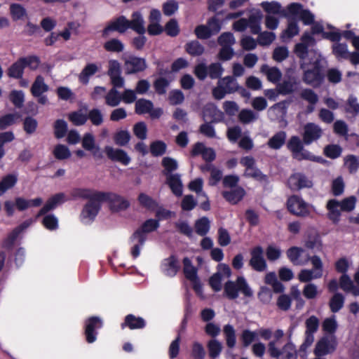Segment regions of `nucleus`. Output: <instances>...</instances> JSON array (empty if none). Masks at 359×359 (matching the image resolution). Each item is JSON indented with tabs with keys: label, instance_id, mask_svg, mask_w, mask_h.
I'll use <instances>...</instances> for the list:
<instances>
[{
	"label": "nucleus",
	"instance_id": "nucleus-1",
	"mask_svg": "<svg viewBox=\"0 0 359 359\" xmlns=\"http://www.w3.org/2000/svg\"><path fill=\"white\" fill-rule=\"evenodd\" d=\"M252 297L253 292L243 276H238L235 281L228 280L224 285V294L230 300L236 299L239 294Z\"/></svg>",
	"mask_w": 359,
	"mask_h": 359
},
{
	"label": "nucleus",
	"instance_id": "nucleus-2",
	"mask_svg": "<svg viewBox=\"0 0 359 359\" xmlns=\"http://www.w3.org/2000/svg\"><path fill=\"white\" fill-rule=\"evenodd\" d=\"M262 13L259 9H252L248 19L241 18L233 24V28L237 32H243L248 27L250 32L257 34L261 31V22L262 20Z\"/></svg>",
	"mask_w": 359,
	"mask_h": 359
},
{
	"label": "nucleus",
	"instance_id": "nucleus-3",
	"mask_svg": "<svg viewBox=\"0 0 359 359\" xmlns=\"http://www.w3.org/2000/svg\"><path fill=\"white\" fill-rule=\"evenodd\" d=\"M236 79L231 76H227L219 79L217 86L212 89V95L216 100L223 99L226 94H231L238 90Z\"/></svg>",
	"mask_w": 359,
	"mask_h": 359
},
{
	"label": "nucleus",
	"instance_id": "nucleus-4",
	"mask_svg": "<svg viewBox=\"0 0 359 359\" xmlns=\"http://www.w3.org/2000/svg\"><path fill=\"white\" fill-rule=\"evenodd\" d=\"M96 197L98 200L107 202L112 212L123 211L130 206V203L127 199L113 192H100Z\"/></svg>",
	"mask_w": 359,
	"mask_h": 359
},
{
	"label": "nucleus",
	"instance_id": "nucleus-5",
	"mask_svg": "<svg viewBox=\"0 0 359 359\" xmlns=\"http://www.w3.org/2000/svg\"><path fill=\"white\" fill-rule=\"evenodd\" d=\"M313 266L311 269H302L298 274L300 282L308 283L312 280L320 278L323 273V264L321 259L316 255L309 259Z\"/></svg>",
	"mask_w": 359,
	"mask_h": 359
},
{
	"label": "nucleus",
	"instance_id": "nucleus-6",
	"mask_svg": "<svg viewBox=\"0 0 359 359\" xmlns=\"http://www.w3.org/2000/svg\"><path fill=\"white\" fill-rule=\"evenodd\" d=\"M287 16L293 18H298L306 25H309L314 22V15L308 9H304L303 6L299 3L293 2L287 7Z\"/></svg>",
	"mask_w": 359,
	"mask_h": 359
},
{
	"label": "nucleus",
	"instance_id": "nucleus-7",
	"mask_svg": "<svg viewBox=\"0 0 359 359\" xmlns=\"http://www.w3.org/2000/svg\"><path fill=\"white\" fill-rule=\"evenodd\" d=\"M240 163L245 167L243 175L245 177H251L259 182H266L267 175L257 167L255 160L250 156H243L240 160Z\"/></svg>",
	"mask_w": 359,
	"mask_h": 359
},
{
	"label": "nucleus",
	"instance_id": "nucleus-8",
	"mask_svg": "<svg viewBox=\"0 0 359 359\" xmlns=\"http://www.w3.org/2000/svg\"><path fill=\"white\" fill-rule=\"evenodd\" d=\"M49 90V86L45 83L44 78L41 75H38L33 82L30 91L32 95L37 98L39 104L45 105L48 102V99L45 93Z\"/></svg>",
	"mask_w": 359,
	"mask_h": 359
},
{
	"label": "nucleus",
	"instance_id": "nucleus-9",
	"mask_svg": "<svg viewBox=\"0 0 359 359\" xmlns=\"http://www.w3.org/2000/svg\"><path fill=\"white\" fill-rule=\"evenodd\" d=\"M305 339L301 345L299 350L305 351L314 341V334L318 331L319 327V320L315 316H311L305 322Z\"/></svg>",
	"mask_w": 359,
	"mask_h": 359
},
{
	"label": "nucleus",
	"instance_id": "nucleus-10",
	"mask_svg": "<svg viewBox=\"0 0 359 359\" xmlns=\"http://www.w3.org/2000/svg\"><path fill=\"white\" fill-rule=\"evenodd\" d=\"M183 271L185 277L193 284V288L195 292L201 295L202 294V285L197 276V269L192 264L191 260L189 257L183 259Z\"/></svg>",
	"mask_w": 359,
	"mask_h": 359
},
{
	"label": "nucleus",
	"instance_id": "nucleus-11",
	"mask_svg": "<svg viewBox=\"0 0 359 359\" xmlns=\"http://www.w3.org/2000/svg\"><path fill=\"white\" fill-rule=\"evenodd\" d=\"M101 200L89 201L83 207L81 213V220L84 224H90L95 219L100 208Z\"/></svg>",
	"mask_w": 359,
	"mask_h": 359
},
{
	"label": "nucleus",
	"instance_id": "nucleus-12",
	"mask_svg": "<svg viewBox=\"0 0 359 359\" xmlns=\"http://www.w3.org/2000/svg\"><path fill=\"white\" fill-rule=\"evenodd\" d=\"M287 205L288 210L293 215L305 217L309 214V205L297 196L290 197Z\"/></svg>",
	"mask_w": 359,
	"mask_h": 359
},
{
	"label": "nucleus",
	"instance_id": "nucleus-13",
	"mask_svg": "<svg viewBox=\"0 0 359 359\" xmlns=\"http://www.w3.org/2000/svg\"><path fill=\"white\" fill-rule=\"evenodd\" d=\"M287 147L292 151L293 157L297 160L313 159V156L309 151L304 149L302 141L297 136H294L290 140Z\"/></svg>",
	"mask_w": 359,
	"mask_h": 359
},
{
	"label": "nucleus",
	"instance_id": "nucleus-14",
	"mask_svg": "<svg viewBox=\"0 0 359 359\" xmlns=\"http://www.w3.org/2000/svg\"><path fill=\"white\" fill-rule=\"evenodd\" d=\"M299 82L296 76L288 72L283 78L281 82L276 86L278 93L288 95L292 93L298 89Z\"/></svg>",
	"mask_w": 359,
	"mask_h": 359
},
{
	"label": "nucleus",
	"instance_id": "nucleus-15",
	"mask_svg": "<svg viewBox=\"0 0 359 359\" xmlns=\"http://www.w3.org/2000/svg\"><path fill=\"white\" fill-rule=\"evenodd\" d=\"M337 342L334 337H325L318 341L316 345L314 353L320 357L333 352L337 347Z\"/></svg>",
	"mask_w": 359,
	"mask_h": 359
},
{
	"label": "nucleus",
	"instance_id": "nucleus-16",
	"mask_svg": "<svg viewBox=\"0 0 359 359\" xmlns=\"http://www.w3.org/2000/svg\"><path fill=\"white\" fill-rule=\"evenodd\" d=\"M147 67V65L144 58L134 55L129 56L126 59L124 62V68L126 74H133L143 72L146 69Z\"/></svg>",
	"mask_w": 359,
	"mask_h": 359
},
{
	"label": "nucleus",
	"instance_id": "nucleus-17",
	"mask_svg": "<svg viewBox=\"0 0 359 359\" xmlns=\"http://www.w3.org/2000/svg\"><path fill=\"white\" fill-rule=\"evenodd\" d=\"M107 74L110 78L111 84L115 87H123L125 80L121 76V69L120 63L116 60L109 61V69Z\"/></svg>",
	"mask_w": 359,
	"mask_h": 359
},
{
	"label": "nucleus",
	"instance_id": "nucleus-18",
	"mask_svg": "<svg viewBox=\"0 0 359 359\" xmlns=\"http://www.w3.org/2000/svg\"><path fill=\"white\" fill-rule=\"evenodd\" d=\"M102 327V321L99 317L93 316L86 321L85 334L86 341L91 344L96 341L97 330Z\"/></svg>",
	"mask_w": 359,
	"mask_h": 359
},
{
	"label": "nucleus",
	"instance_id": "nucleus-19",
	"mask_svg": "<svg viewBox=\"0 0 359 359\" xmlns=\"http://www.w3.org/2000/svg\"><path fill=\"white\" fill-rule=\"evenodd\" d=\"M303 81L312 87H318L323 81V74L320 67L318 64H315L313 69L304 71Z\"/></svg>",
	"mask_w": 359,
	"mask_h": 359
},
{
	"label": "nucleus",
	"instance_id": "nucleus-20",
	"mask_svg": "<svg viewBox=\"0 0 359 359\" xmlns=\"http://www.w3.org/2000/svg\"><path fill=\"white\" fill-rule=\"evenodd\" d=\"M250 265L257 271H264L266 269V262L264 258V250L262 247L257 246L251 252Z\"/></svg>",
	"mask_w": 359,
	"mask_h": 359
},
{
	"label": "nucleus",
	"instance_id": "nucleus-21",
	"mask_svg": "<svg viewBox=\"0 0 359 359\" xmlns=\"http://www.w3.org/2000/svg\"><path fill=\"white\" fill-rule=\"evenodd\" d=\"M129 20L125 16L121 15L115 20L111 21L109 24L103 29L102 36L106 37L109 32L117 31L120 33H124L129 29Z\"/></svg>",
	"mask_w": 359,
	"mask_h": 359
},
{
	"label": "nucleus",
	"instance_id": "nucleus-22",
	"mask_svg": "<svg viewBox=\"0 0 359 359\" xmlns=\"http://www.w3.org/2000/svg\"><path fill=\"white\" fill-rule=\"evenodd\" d=\"M271 356L276 357V359H297V351L294 345L291 342H287L280 351L277 348H274V344H271Z\"/></svg>",
	"mask_w": 359,
	"mask_h": 359
},
{
	"label": "nucleus",
	"instance_id": "nucleus-23",
	"mask_svg": "<svg viewBox=\"0 0 359 359\" xmlns=\"http://www.w3.org/2000/svg\"><path fill=\"white\" fill-rule=\"evenodd\" d=\"M104 152L112 161L119 162L124 165H128L130 163V157L127 152L121 149H114L111 146H106Z\"/></svg>",
	"mask_w": 359,
	"mask_h": 359
},
{
	"label": "nucleus",
	"instance_id": "nucleus-24",
	"mask_svg": "<svg viewBox=\"0 0 359 359\" xmlns=\"http://www.w3.org/2000/svg\"><path fill=\"white\" fill-rule=\"evenodd\" d=\"M323 134L321 128L313 123H309L304 128L303 140L304 144H310L318 140Z\"/></svg>",
	"mask_w": 359,
	"mask_h": 359
},
{
	"label": "nucleus",
	"instance_id": "nucleus-25",
	"mask_svg": "<svg viewBox=\"0 0 359 359\" xmlns=\"http://www.w3.org/2000/svg\"><path fill=\"white\" fill-rule=\"evenodd\" d=\"M67 201L64 193H58L51 196L39 211L36 217L46 215L50 210L55 209L59 205L64 203Z\"/></svg>",
	"mask_w": 359,
	"mask_h": 359
},
{
	"label": "nucleus",
	"instance_id": "nucleus-26",
	"mask_svg": "<svg viewBox=\"0 0 359 359\" xmlns=\"http://www.w3.org/2000/svg\"><path fill=\"white\" fill-rule=\"evenodd\" d=\"M33 222L34 219H29L23 222L20 226L15 228L4 241L2 245L3 248L10 250L14 245L21 232L28 228Z\"/></svg>",
	"mask_w": 359,
	"mask_h": 359
},
{
	"label": "nucleus",
	"instance_id": "nucleus-27",
	"mask_svg": "<svg viewBox=\"0 0 359 359\" xmlns=\"http://www.w3.org/2000/svg\"><path fill=\"white\" fill-rule=\"evenodd\" d=\"M305 250L299 247H292L287 251V256L290 261L294 265H305L308 263L311 257L309 255L303 256Z\"/></svg>",
	"mask_w": 359,
	"mask_h": 359
},
{
	"label": "nucleus",
	"instance_id": "nucleus-28",
	"mask_svg": "<svg viewBox=\"0 0 359 359\" xmlns=\"http://www.w3.org/2000/svg\"><path fill=\"white\" fill-rule=\"evenodd\" d=\"M287 183L292 190L310 188L313 185L311 180L302 173H294L291 175L288 179Z\"/></svg>",
	"mask_w": 359,
	"mask_h": 359
},
{
	"label": "nucleus",
	"instance_id": "nucleus-29",
	"mask_svg": "<svg viewBox=\"0 0 359 359\" xmlns=\"http://www.w3.org/2000/svg\"><path fill=\"white\" fill-rule=\"evenodd\" d=\"M180 264L175 255H172L164 259L161 264V271L167 276H175L180 269Z\"/></svg>",
	"mask_w": 359,
	"mask_h": 359
},
{
	"label": "nucleus",
	"instance_id": "nucleus-30",
	"mask_svg": "<svg viewBox=\"0 0 359 359\" xmlns=\"http://www.w3.org/2000/svg\"><path fill=\"white\" fill-rule=\"evenodd\" d=\"M81 144L83 148L86 151H90L95 158H102L103 157L100 147L95 145V137L92 133H85L83 136Z\"/></svg>",
	"mask_w": 359,
	"mask_h": 359
},
{
	"label": "nucleus",
	"instance_id": "nucleus-31",
	"mask_svg": "<svg viewBox=\"0 0 359 359\" xmlns=\"http://www.w3.org/2000/svg\"><path fill=\"white\" fill-rule=\"evenodd\" d=\"M286 11L278 2L271 1V29L277 27L278 18L287 16Z\"/></svg>",
	"mask_w": 359,
	"mask_h": 359
},
{
	"label": "nucleus",
	"instance_id": "nucleus-32",
	"mask_svg": "<svg viewBox=\"0 0 359 359\" xmlns=\"http://www.w3.org/2000/svg\"><path fill=\"white\" fill-rule=\"evenodd\" d=\"M326 209L327 210V217L334 224H337L341 217V206L339 201L336 199H330L327 202Z\"/></svg>",
	"mask_w": 359,
	"mask_h": 359
},
{
	"label": "nucleus",
	"instance_id": "nucleus-33",
	"mask_svg": "<svg viewBox=\"0 0 359 359\" xmlns=\"http://www.w3.org/2000/svg\"><path fill=\"white\" fill-rule=\"evenodd\" d=\"M224 198L232 205L237 204L245 195V189L241 187L231 189L229 191H224L222 193Z\"/></svg>",
	"mask_w": 359,
	"mask_h": 359
},
{
	"label": "nucleus",
	"instance_id": "nucleus-34",
	"mask_svg": "<svg viewBox=\"0 0 359 359\" xmlns=\"http://www.w3.org/2000/svg\"><path fill=\"white\" fill-rule=\"evenodd\" d=\"M166 183L176 196L180 197L182 195L183 184L180 174L168 175L166 176Z\"/></svg>",
	"mask_w": 359,
	"mask_h": 359
},
{
	"label": "nucleus",
	"instance_id": "nucleus-35",
	"mask_svg": "<svg viewBox=\"0 0 359 359\" xmlns=\"http://www.w3.org/2000/svg\"><path fill=\"white\" fill-rule=\"evenodd\" d=\"M147 236L140 231H135L130 238V241L134 243L131 248V255L137 258L140 254V250L144 246Z\"/></svg>",
	"mask_w": 359,
	"mask_h": 359
},
{
	"label": "nucleus",
	"instance_id": "nucleus-36",
	"mask_svg": "<svg viewBox=\"0 0 359 359\" xmlns=\"http://www.w3.org/2000/svg\"><path fill=\"white\" fill-rule=\"evenodd\" d=\"M132 19L129 20V29H133L140 35L144 34L146 32L144 20L140 11H135L132 14Z\"/></svg>",
	"mask_w": 359,
	"mask_h": 359
},
{
	"label": "nucleus",
	"instance_id": "nucleus-37",
	"mask_svg": "<svg viewBox=\"0 0 359 359\" xmlns=\"http://www.w3.org/2000/svg\"><path fill=\"white\" fill-rule=\"evenodd\" d=\"M146 326V322L142 317H137L133 314H128L125 317L124 322L121 324V328L128 327L130 330L142 329Z\"/></svg>",
	"mask_w": 359,
	"mask_h": 359
},
{
	"label": "nucleus",
	"instance_id": "nucleus-38",
	"mask_svg": "<svg viewBox=\"0 0 359 359\" xmlns=\"http://www.w3.org/2000/svg\"><path fill=\"white\" fill-rule=\"evenodd\" d=\"M100 192V191H93L90 189L76 188L72 190L71 196L74 200L77 198L88 199L89 201L93 199L98 200L96 195Z\"/></svg>",
	"mask_w": 359,
	"mask_h": 359
},
{
	"label": "nucleus",
	"instance_id": "nucleus-39",
	"mask_svg": "<svg viewBox=\"0 0 359 359\" xmlns=\"http://www.w3.org/2000/svg\"><path fill=\"white\" fill-rule=\"evenodd\" d=\"M25 70L22 60L19 58L16 62L11 65L7 70V75L10 78L20 79L22 78Z\"/></svg>",
	"mask_w": 359,
	"mask_h": 359
},
{
	"label": "nucleus",
	"instance_id": "nucleus-40",
	"mask_svg": "<svg viewBox=\"0 0 359 359\" xmlns=\"http://www.w3.org/2000/svg\"><path fill=\"white\" fill-rule=\"evenodd\" d=\"M98 71V67L95 63H89L86 65L81 72L79 74V79L83 84L87 85L89 79Z\"/></svg>",
	"mask_w": 359,
	"mask_h": 359
},
{
	"label": "nucleus",
	"instance_id": "nucleus-41",
	"mask_svg": "<svg viewBox=\"0 0 359 359\" xmlns=\"http://www.w3.org/2000/svg\"><path fill=\"white\" fill-rule=\"evenodd\" d=\"M119 88L120 87H115L113 86V88L105 95V102L108 106L114 107L118 106L121 103V95L117 90V88Z\"/></svg>",
	"mask_w": 359,
	"mask_h": 359
},
{
	"label": "nucleus",
	"instance_id": "nucleus-42",
	"mask_svg": "<svg viewBox=\"0 0 359 359\" xmlns=\"http://www.w3.org/2000/svg\"><path fill=\"white\" fill-rule=\"evenodd\" d=\"M18 182V176L15 174H8L0 181V196L9 189L13 187Z\"/></svg>",
	"mask_w": 359,
	"mask_h": 359
},
{
	"label": "nucleus",
	"instance_id": "nucleus-43",
	"mask_svg": "<svg viewBox=\"0 0 359 359\" xmlns=\"http://www.w3.org/2000/svg\"><path fill=\"white\" fill-rule=\"evenodd\" d=\"M196 233L201 236H205L210 229V221L207 217H202L195 222Z\"/></svg>",
	"mask_w": 359,
	"mask_h": 359
},
{
	"label": "nucleus",
	"instance_id": "nucleus-44",
	"mask_svg": "<svg viewBox=\"0 0 359 359\" xmlns=\"http://www.w3.org/2000/svg\"><path fill=\"white\" fill-rule=\"evenodd\" d=\"M185 50L191 56H200L204 53V46L198 41L194 40L186 43Z\"/></svg>",
	"mask_w": 359,
	"mask_h": 359
},
{
	"label": "nucleus",
	"instance_id": "nucleus-45",
	"mask_svg": "<svg viewBox=\"0 0 359 359\" xmlns=\"http://www.w3.org/2000/svg\"><path fill=\"white\" fill-rule=\"evenodd\" d=\"M223 332L226 346L230 348H234L236 344V337L233 326L230 324L225 325L223 327Z\"/></svg>",
	"mask_w": 359,
	"mask_h": 359
},
{
	"label": "nucleus",
	"instance_id": "nucleus-46",
	"mask_svg": "<svg viewBox=\"0 0 359 359\" xmlns=\"http://www.w3.org/2000/svg\"><path fill=\"white\" fill-rule=\"evenodd\" d=\"M69 120L76 126H83L88 121L87 114L83 109L71 112L68 115Z\"/></svg>",
	"mask_w": 359,
	"mask_h": 359
},
{
	"label": "nucleus",
	"instance_id": "nucleus-47",
	"mask_svg": "<svg viewBox=\"0 0 359 359\" xmlns=\"http://www.w3.org/2000/svg\"><path fill=\"white\" fill-rule=\"evenodd\" d=\"M208 354L210 358H218L222 351V344L216 339L210 340L207 344Z\"/></svg>",
	"mask_w": 359,
	"mask_h": 359
},
{
	"label": "nucleus",
	"instance_id": "nucleus-48",
	"mask_svg": "<svg viewBox=\"0 0 359 359\" xmlns=\"http://www.w3.org/2000/svg\"><path fill=\"white\" fill-rule=\"evenodd\" d=\"M154 107L153 102L150 100L141 98L135 102V112L137 114H148Z\"/></svg>",
	"mask_w": 359,
	"mask_h": 359
},
{
	"label": "nucleus",
	"instance_id": "nucleus-49",
	"mask_svg": "<svg viewBox=\"0 0 359 359\" xmlns=\"http://www.w3.org/2000/svg\"><path fill=\"white\" fill-rule=\"evenodd\" d=\"M167 149L166 144L161 140H156L151 143L149 151L154 157L162 156Z\"/></svg>",
	"mask_w": 359,
	"mask_h": 359
},
{
	"label": "nucleus",
	"instance_id": "nucleus-50",
	"mask_svg": "<svg viewBox=\"0 0 359 359\" xmlns=\"http://www.w3.org/2000/svg\"><path fill=\"white\" fill-rule=\"evenodd\" d=\"M345 298L340 293H335L330 299L329 306L333 313H337L344 306Z\"/></svg>",
	"mask_w": 359,
	"mask_h": 359
},
{
	"label": "nucleus",
	"instance_id": "nucleus-51",
	"mask_svg": "<svg viewBox=\"0 0 359 359\" xmlns=\"http://www.w3.org/2000/svg\"><path fill=\"white\" fill-rule=\"evenodd\" d=\"M87 117L95 126H100L104 122V114L102 111L97 108H93L90 110L87 114Z\"/></svg>",
	"mask_w": 359,
	"mask_h": 359
},
{
	"label": "nucleus",
	"instance_id": "nucleus-52",
	"mask_svg": "<svg viewBox=\"0 0 359 359\" xmlns=\"http://www.w3.org/2000/svg\"><path fill=\"white\" fill-rule=\"evenodd\" d=\"M104 48L108 52L121 53L124 50V44L118 39H111L104 43Z\"/></svg>",
	"mask_w": 359,
	"mask_h": 359
},
{
	"label": "nucleus",
	"instance_id": "nucleus-53",
	"mask_svg": "<svg viewBox=\"0 0 359 359\" xmlns=\"http://www.w3.org/2000/svg\"><path fill=\"white\" fill-rule=\"evenodd\" d=\"M332 52L338 59H348L350 53L347 44L342 43L333 44Z\"/></svg>",
	"mask_w": 359,
	"mask_h": 359
},
{
	"label": "nucleus",
	"instance_id": "nucleus-54",
	"mask_svg": "<svg viewBox=\"0 0 359 359\" xmlns=\"http://www.w3.org/2000/svg\"><path fill=\"white\" fill-rule=\"evenodd\" d=\"M162 165L164 168L163 173L164 175H172V172L177 170L178 168V163L177 161L170 157H164L162 159Z\"/></svg>",
	"mask_w": 359,
	"mask_h": 359
},
{
	"label": "nucleus",
	"instance_id": "nucleus-55",
	"mask_svg": "<svg viewBox=\"0 0 359 359\" xmlns=\"http://www.w3.org/2000/svg\"><path fill=\"white\" fill-rule=\"evenodd\" d=\"M345 183L342 177L339 176L331 183V192L334 196H339L344 194Z\"/></svg>",
	"mask_w": 359,
	"mask_h": 359
},
{
	"label": "nucleus",
	"instance_id": "nucleus-56",
	"mask_svg": "<svg viewBox=\"0 0 359 359\" xmlns=\"http://www.w3.org/2000/svg\"><path fill=\"white\" fill-rule=\"evenodd\" d=\"M130 134L128 130H121L115 133L114 140L116 144L123 147L130 142Z\"/></svg>",
	"mask_w": 359,
	"mask_h": 359
},
{
	"label": "nucleus",
	"instance_id": "nucleus-57",
	"mask_svg": "<svg viewBox=\"0 0 359 359\" xmlns=\"http://www.w3.org/2000/svg\"><path fill=\"white\" fill-rule=\"evenodd\" d=\"M203 180L198 177L191 181L188 185L189 189L196 193L198 196L207 198V194L203 191Z\"/></svg>",
	"mask_w": 359,
	"mask_h": 359
},
{
	"label": "nucleus",
	"instance_id": "nucleus-58",
	"mask_svg": "<svg viewBox=\"0 0 359 359\" xmlns=\"http://www.w3.org/2000/svg\"><path fill=\"white\" fill-rule=\"evenodd\" d=\"M9 99L17 108H21L25 102V93L22 90H13L9 95Z\"/></svg>",
	"mask_w": 359,
	"mask_h": 359
},
{
	"label": "nucleus",
	"instance_id": "nucleus-59",
	"mask_svg": "<svg viewBox=\"0 0 359 359\" xmlns=\"http://www.w3.org/2000/svg\"><path fill=\"white\" fill-rule=\"evenodd\" d=\"M258 337L257 332L250 330H244L241 334V339L244 347H248L253 341H256Z\"/></svg>",
	"mask_w": 359,
	"mask_h": 359
},
{
	"label": "nucleus",
	"instance_id": "nucleus-60",
	"mask_svg": "<svg viewBox=\"0 0 359 359\" xmlns=\"http://www.w3.org/2000/svg\"><path fill=\"white\" fill-rule=\"evenodd\" d=\"M53 154L55 158L58 160H64L70 157L71 152L67 146L59 144L55 147Z\"/></svg>",
	"mask_w": 359,
	"mask_h": 359
},
{
	"label": "nucleus",
	"instance_id": "nucleus-61",
	"mask_svg": "<svg viewBox=\"0 0 359 359\" xmlns=\"http://www.w3.org/2000/svg\"><path fill=\"white\" fill-rule=\"evenodd\" d=\"M67 131V123L63 119H58L54 124V133L57 139L62 138L65 136Z\"/></svg>",
	"mask_w": 359,
	"mask_h": 359
},
{
	"label": "nucleus",
	"instance_id": "nucleus-62",
	"mask_svg": "<svg viewBox=\"0 0 359 359\" xmlns=\"http://www.w3.org/2000/svg\"><path fill=\"white\" fill-rule=\"evenodd\" d=\"M191 356L194 359H204L205 357V350L202 344L198 341H194L191 346Z\"/></svg>",
	"mask_w": 359,
	"mask_h": 359
},
{
	"label": "nucleus",
	"instance_id": "nucleus-63",
	"mask_svg": "<svg viewBox=\"0 0 359 359\" xmlns=\"http://www.w3.org/2000/svg\"><path fill=\"white\" fill-rule=\"evenodd\" d=\"M344 164L350 173H354L359 168V158L354 155H348L344 158Z\"/></svg>",
	"mask_w": 359,
	"mask_h": 359
},
{
	"label": "nucleus",
	"instance_id": "nucleus-64",
	"mask_svg": "<svg viewBox=\"0 0 359 359\" xmlns=\"http://www.w3.org/2000/svg\"><path fill=\"white\" fill-rule=\"evenodd\" d=\"M164 30L167 35L175 37L180 33V27L176 19H170L165 25Z\"/></svg>",
	"mask_w": 359,
	"mask_h": 359
}]
</instances>
